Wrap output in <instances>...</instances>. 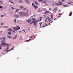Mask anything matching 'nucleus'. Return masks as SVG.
I'll use <instances>...</instances> for the list:
<instances>
[{
    "label": "nucleus",
    "mask_w": 73,
    "mask_h": 73,
    "mask_svg": "<svg viewBox=\"0 0 73 73\" xmlns=\"http://www.w3.org/2000/svg\"><path fill=\"white\" fill-rule=\"evenodd\" d=\"M20 29V27L19 26H17L16 27V28L14 27V30H19V29Z\"/></svg>",
    "instance_id": "nucleus-1"
},
{
    "label": "nucleus",
    "mask_w": 73,
    "mask_h": 73,
    "mask_svg": "<svg viewBox=\"0 0 73 73\" xmlns=\"http://www.w3.org/2000/svg\"><path fill=\"white\" fill-rule=\"evenodd\" d=\"M19 16H23L24 13L23 12H20L19 13Z\"/></svg>",
    "instance_id": "nucleus-2"
},
{
    "label": "nucleus",
    "mask_w": 73,
    "mask_h": 73,
    "mask_svg": "<svg viewBox=\"0 0 73 73\" xmlns=\"http://www.w3.org/2000/svg\"><path fill=\"white\" fill-rule=\"evenodd\" d=\"M32 4L33 7H34V8H35V9H37V8H38V7L37 6H36V5H34V3H32Z\"/></svg>",
    "instance_id": "nucleus-3"
},
{
    "label": "nucleus",
    "mask_w": 73,
    "mask_h": 73,
    "mask_svg": "<svg viewBox=\"0 0 73 73\" xmlns=\"http://www.w3.org/2000/svg\"><path fill=\"white\" fill-rule=\"evenodd\" d=\"M34 2L35 4L36 5H38V3H37V1H34Z\"/></svg>",
    "instance_id": "nucleus-4"
},
{
    "label": "nucleus",
    "mask_w": 73,
    "mask_h": 73,
    "mask_svg": "<svg viewBox=\"0 0 73 73\" xmlns=\"http://www.w3.org/2000/svg\"><path fill=\"white\" fill-rule=\"evenodd\" d=\"M45 24L46 25V26H48V21H46L45 22Z\"/></svg>",
    "instance_id": "nucleus-5"
},
{
    "label": "nucleus",
    "mask_w": 73,
    "mask_h": 73,
    "mask_svg": "<svg viewBox=\"0 0 73 73\" xmlns=\"http://www.w3.org/2000/svg\"><path fill=\"white\" fill-rule=\"evenodd\" d=\"M14 16L16 18H18V17H19V16L17 15H14Z\"/></svg>",
    "instance_id": "nucleus-6"
},
{
    "label": "nucleus",
    "mask_w": 73,
    "mask_h": 73,
    "mask_svg": "<svg viewBox=\"0 0 73 73\" xmlns=\"http://www.w3.org/2000/svg\"><path fill=\"white\" fill-rule=\"evenodd\" d=\"M32 23L33 24V25H36V22H35V21H33L32 22Z\"/></svg>",
    "instance_id": "nucleus-7"
},
{
    "label": "nucleus",
    "mask_w": 73,
    "mask_h": 73,
    "mask_svg": "<svg viewBox=\"0 0 73 73\" xmlns=\"http://www.w3.org/2000/svg\"><path fill=\"white\" fill-rule=\"evenodd\" d=\"M62 2H59V4L60 5V6H61L62 5Z\"/></svg>",
    "instance_id": "nucleus-8"
},
{
    "label": "nucleus",
    "mask_w": 73,
    "mask_h": 73,
    "mask_svg": "<svg viewBox=\"0 0 73 73\" xmlns=\"http://www.w3.org/2000/svg\"><path fill=\"white\" fill-rule=\"evenodd\" d=\"M57 10V7H55L54 8V9H53V11H56Z\"/></svg>",
    "instance_id": "nucleus-9"
},
{
    "label": "nucleus",
    "mask_w": 73,
    "mask_h": 73,
    "mask_svg": "<svg viewBox=\"0 0 73 73\" xmlns=\"http://www.w3.org/2000/svg\"><path fill=\"white\" fill-rule=\"evenodd\" d=\"M39 20V21H41V20H42V17H40V18Z\"/></svg>",
    "instance_id": "nucleus-10"
},
{
    "label": "nucleus",
    "mask_w": 73,
    "mask_h": 73,
    "mask_svg": "<svg viewBox=\"0 0 73 73\" xmlns=\"http://www.w3.org/2000/svg\"><path fill=\"white\" fill-rule=\"evenodd\" d=\"M25 2H26V3H27V4H29V1H28V0H25Z\"/></svg>",
    "instance_id": "nucleus-11"
},
{
    "label": "nucleus",
    "mask_w": 73,
    "mask_h": 73,
    "mask_svg": "<svg viewBox=\"0 0 73 73\" xmlns=\"http://www.w3.org/2000/svg\"><path fill=\"white\" fill-rule=\"evenodd\" d=\"M49 13V12L48 11H47L45 12V14H48V13Z\"/></svg>",
    "instance_id": "nucleus-12"
},
{
    "label": "nucleus",
    "mask_w": 73,
    "mask_h": 73,
    "mask_svg": "<svg viewBox=\"0 0 73 73\" xmlns=\"http://www.w3.org/2000/svg\"><path fill=\"white\" fill-rule=\"evenodd\" d=\"M8 34L9 35H12V33L11 32H9L8 33Z\"/></svg>",
    "instance_id": "nucleus-13"
},
{
    "label": "nucleus",
    "mask_w": 73,
    "mask_h": 73,
    "mask_svg": "<svg viewBox=\"0 0 73 73\" xmlns=\"http://www.w3.org/2000/svg\"><path fill=\"white\" fill-rule=\"evenodd\" d=\"M48 20L49 21H50L52 20V19L51 18H48Z\"/></svg>",
    "instance_id": "nucleus-14"
},
{
    "label": "nucleus",
    "mask_w": 73,
    "mask_h": 73,
    "mask_svg": "<svg viewBox=\"0 0 73 73\" xmlns=\"http://www.w3.org/2000/svg\"><path fill=\"white\" fill-rule=\"evenodd\" d=\"M51 18L52 19H53V15H51Z\"/></svg>",
    "instance_id": "nucleus-15"
},
{
    "label": "nucleus",
    "mask_w": 73,
    "mask_h": 73,
    "mask_svg": "<svg viewBox=\"0 0 73 73\" xmlns=\"http://www.w3.org/2000/svg\"><path fill=\"white\" fill-rule=\"evenodd\" d=\"M27 15H28V13H24V15L25 16H27Z\"/></svg>",
    "instance_id": "nucleus-16"
},
{
    "label": "nucleus",
    "mask_w": 73,
    "mask_h": 73,
    "mask_svg": "<svg viewBox=\"0 0 73 73\" xmlns=\"http://www.w3.org/2000/svg\"><path fill=\"white\" fill-rule=\"evenodd\" d=\"M72 13H70V14H69V16H72L71 15H72Z\"/></svg>",
    "instance_id": "nucleus-17"
},
{
    "label": "nucleus",
    "mask_w": 73,
    "mask_h": 73,
    "mask_svg": "<svg viewBox=\"0 0 73 73\" xmlns=\"http://www.w3.org/2000/svg\"><path fill=\"white\" fill-rule=\"evenodd\" d=\"M2 45H7V44H6V43H3L2 44Z\"/></svg>",
    "instance_id": "nucleus-18"
},
{
    "label": "nucleus",
    "mask_w": 73,
    "mask_h": 73,
    "mask_svg": "<svg viewBox=\"0 0 73 73\" xmlns=\"http://www.w3.org/2000/svg\"><path fill=\"white\" fill-rule=\"evenodd\" d=\"M20 7L21 8V9H23V8H24V7L23 6H21Z\"/></svg>",
    "instance_id": "nucleus-19"
},
{
    "label": "nucleus",
    "mask_w": 73,
    "mask_h": 73,
    "mask_svg": "<svg viewBox=\"0 0 73 73\" xmlns=\"http://www.w3.org/2000/svg\"><path fill=\"white\" fill-rule=\"evenodd\" d=\"M19 11H20V9H17L16 10V11L15 12L16 13V12H19Z\"/></svg>",
    "instance_id": "nucleus-20"
},
{
    "label": "nucleus",
    "mask_w": 73,
    "mask_h": 73,
    "mask_svg": "<svg viewBox=\"0 0 73 73\" xmlns=\"http://www.w3.org/2000/svg\"><path fill=\"white\" fill-rule=\"evenodd\" d=\"M9 1V2H10V3H13V4H14V3H13V2L12 1H11V0H10Z\"/></svg>",
    "instance_id": "nucleus-21"
},
{
    "label": "nucleus",
    "mask_w": 73,
    "mask_h": 73,
    "mask_svg": "<svg viewBox=\"0 0 73 73\" xmlns=\"http://www.w3.org/2000/svg\"><path fill=\"white\" fill-rule=\"evenodd\" d=\"M9 1V2H10V3H13V4H14V3H13V2L12 1H11V0H10Z\"/></svg>",
    "instance_id": "nucleus-22"
},
{
    "label": "nucleus",
    "mask_w": 73,
    "mask_h": 73,
    "mask_svg": "<svg viewBox=\"0 0 73 73\" xmlns=\"http://www.w3.org/2000/svg\"><path fill=\"white\" fill-rule=\"evenodd\" d=\"M11 9H13V10L16 9V8H13V7H11Z\"/></svg>",
    "instance_id": "nucleus-23"
},
{
    "label": "nucleus",
    "mask_w": 73,
    "mask_h": 73,
    "mask_svg": "<svg viewBox=\"0 0 73 73\" xmlns=\"http://www.w3.org/2000/svg\"><path fill=\"white\" fill-rule=\"evenodd\" d=\"M12 29L10 28L8 30V31H12Z\"/></svg>",
    "instance_id": "nucleus-24"
},
{
    "label": "nucleus",
    "mask_w": 73,
    "mask_h": 73,
    "mask_svg": "<svg viewBox=\"0 0 73 73\" xmlns=\"http://www.w3.org/2000/svg\"><path fill=\"white\" fill-rule=\"evenodd\" d=\"M7 37H8V38H11V36L9 35H8Z\"/></svg>",
    "instance_id": "nucleus-25"
},
{
    "label": "nucleus",
    "mask_w": 73,
    "mask_h": 73,
    "mask_svg": "<svg viewBox=\"0 0 73 73\" xmlns=\"http://www.w3.org/2000/svg\"><path fill=\"white\" fill-rule=\"evenodd\" d=\"M42 24V22L39 23V24L40 25V27L41 26V24Z\"/></svg>",
    "instance_id": "nucleus-26"
},
{
    "label": "nucleus",
    "mask_w": 73,
    "mask_h": 73,
    "mask_svg": "<svg viewBox=\"0 0 73 73\" xmlns=\"http://www.w3.org/2000/svg\"><path fill=\"white\" fill-rule=\"evenodd\" d=\"M38 12H40V9H38Z\"/></svg>",
    "instance_id": "nucleus-27"
},
{
    "label": "nucleus",
    "mask_w": 73,
    "mask_h": 73,
    "mask_svg": "<svg viewBox=\"0 0 73 73\" xmlns=\"http://www.w3.org/2000/svg\"><path fill=\"white\" fill-rule=\"evenodd\" d=\"M32 19L33 21H35V18H33Z\"/></svg>",
    "instance_id": "nucleus-28"
},
{
    "label": "nucleus",
    "mask_w": 73,
    "mask_h": 73,
    "mask_svg": "<svg viewBox=\"0 0 73 73\" xmlns=\"http://www.w3.org/2000/svg\"><path fill=\"white\" fill-rule=\"evenodd\" d=\"M2 46L1 45L0 46V49H2Z\"/></svg>",
    "instance_id": "nucleus-29"
},
{
    "label": "nucleus",
    "mask_w": 73,
    "mask_h": 73,
    "mask_svg": "<svg viewBox=\"0 0 73 73\" xmlns=\"http://www.w3.org/2000/svg\"><path fill=\"white\" fill-rule=\"evenodd\" d=\"M46 27V26H45V25H43L42 27L43 28H44V27Z\"/></svg>",
    "instance_id": "nucleus-30"
},
{
    "label": "nucleus",
    "mask_w": 73,
    "mask_h": 73,
    "mask_svg": "<svg viewBox=\"0 0 73 73\" xmlns=\"http://www.w3.org/2000/svg\"><path fill=\"white\" fill-rule=\"evenodd\" d=\"M66 6H67V5H63V7H66Z\"/></svg>",
    "instance_id": "nucleus-31"
},
{
    "label": "nucleus",
    "mask_w": 73,
    "mask_h": 73,
    "mask_svg": "<svg viewBox=\"0 0 73 73\" xmlns=\"http://www.w3.org/2000/svg\"><path fill=\"white\" fill-rule=\"evenodd\" d=\"M22 2H23V1H20L19 2V3H22Z\"/></svg>",
    "instance_id": "nucleus-32"
},
{
    "label": "nucleus",
    "mask_w": 73,
    "mask_h": 73,
    "mask_svg": "<svg viewBox=\"0 0 73 73\" xmlns=\"http://www.w3.org/2000/svg\"><path fill=\"white\" fill-rule=\"evenodd\" d=\"M47 18H46V20H48V19H49V17H47Z\"/></svg>",
    "instance_id": "nucleus-33"
},
{
    "label": "nucleus",
    "mask_w": 73,
    "mask_h": 73,
    "mask_svg": "<svg viewBox=\"0 0 73 73\" xmlns=\"http://www.w3.org/2000/svg\"><path fill=\"white\" fill-rule=\"evenodd\" d=\"M30 23L31 24H32V23H31V20L30 21Z\"/></svg>",
    "instance_id": "nucleus-34"
},
{
    "label": "nucleus",
    "mask_w": 73,
    "mask_h": 73,
    "mask_svg": "<svg viewBox=\"0 0 73 73\" xmlns=\"http://www.w3.org/2000/svg\"><path fill=\"white\" fill-rule=\"evenodd\" d=\"M13 47L12 48H11V49H10V50H8V51H10V50H12V49H13Z\"/></svg>",
    "instance_id": "nucleus-35"
},
{
    "label": "nucleus",
    "mask_w": 73,
    "mask_h": 73,
    "mask_svg": "<svg viewBox=\"0 0 73 73\" xmlns=\"http://www.w3.org/2000/svg\"><path fill=\"white\" fill-rule=\"evenodd\" d=\"M3 40H5V37L4 38H3Z\"/></svg>",
    "instance_id": "nucleus-36"
},
{
    "label": "nucleus",
    "mask_w": 73,
    "mask_h": 73,
    "mask_svg": "<svg viewBox=\"0 0 73 73\" xmlns=\"http://www.w3.org/2000/svg\"><path fill=\"white\" fill-rule=\"evenodd\" d=\"M8 28V27L5 26L4 27V28Z\"/></svg>",
    "instance_id": "nucleus-37"
},
{
    "label": "nucleus",
    "mask_w": 73,
    "mask_h": 73,
    "mask_svg": "<svg viewBox=\"0 0 73 73\" xmlns=\"http://www.w3.org/2000/svg\"><path fill=\"white\" fill-rule=\"evenodd\" d=\"M14 39H16V37H14L13 40H14Z\"/></svg>",
    "instance_id": "nucleus-38"
},
{
    "label": "nucleus",
    "mask_w": 73,
    "mask_h": 73,
    "mask_svg": "<svg viewBox=\"0 0 73 73\" xmlns=\"http://www.w3.org/2000/svg\"><path fill=\"white\" fill-rule=\"evenodd\" d=\"M16 20H17L16 19H15V23H16Z\"/></svg>",
    "instance_id": "nucleus-39"
},
{
    "label": "nucleus",
    "mask_w": 73,
    "mask_h": 73,
    "mask_svg": "<svg viewBox=\"0 0 73 73\" xmlns=\"http://www.w3.org/2000/svg\"><path fill=\"white\" fill-rule=\"evenodd\" d=\"M38 1H39V2H41V1H42V0H38Z\"/></svg>",
    "instance_id": "nucleus-40"
},
{
    "label": "nucleus",
    "mask_w": 73,
    "mask_h": 73,
    "mask_svg": "<svg viewBox=\"0 0 73 73\" xmlns=\"http://www.w3.org/2000/svg\"><path fill=\"white\" fill-rule=\"evenodd\" d=\"M17 35H15V37H17Z\"/></svg>",
    "instance_id": "nucleus-41"
},
{
    "label": "nucleus",
    "mask_w": 73,
    "mask_h": 73,
    "mask_svg": "<svg viewBox=\"0 0 73 73\" xmlns=\"http://www.w3.org/2000/svg\"><path fill=\"white\" fill-rule=\"evenodd\" d=\"M71 2H69L68 4H71Z\"/></svg>",
    "instance_id": "nucleus-42"
},
{
    "label": "nucleus",
    "mask_w": 73,
    "mask_h": 73,
    "mask_svg": "<svg viewBox=\"0 0 73 73\" xmlns=\"http://www.w3.org/2000/svg\"><path fill=\"white\" fill-rule=\"evenodd\" d=\"M49 25H50V23H48Z\"/></svg>",
    "instance_id": "nucleus-43"
},
{
    "label": "nucleus",
    "mask_w": 73,
    "mask_h": 73,
    "mask_svg": "<svg viewBox=\"0 0 73 73\" xmlns=\"http://www.w3.org/2000/svg\"><path fill=\"white\" fill-rule=\"evenodd\" d=\"M3 24H4V23H2L1 24V25H3Z\"/></svg>",
    "instance_id": "nucleus-44"
},
{
    "label": "nucleus",
    "mask_w": 73,
    "mask_h": 73,
    "mask_svg": "<svg viewBox=\"0 0 73 73\" xmlns=\"http://www.w3.org/2000/svg\"><path fill=\"white\" fill-rule=\"evenodd\" d=\"M31 40V39H29V41H30Z\"/></svg>",
    "instance_id": "nucleus-45"
},
{
    "label": "nucleus",
    "mask_w": 73,
    "mask_h": 73,
    "mask_svg": "<svg viewBox=\"0 0 73 73\" xmlns=\"http://www.w3.org/2000/svg\"><path fill=\"white\" fill-rule=\"evenodd\" d=\"M0 8H2V6H0Z\"/></svg>",
    "instance_id": "nucleus-46"
},
{
    "label": "nucleus",
    "mask_w": 73,
    "mask_h": 73,
    "mask_svg": "<svg viewBox=\"0 0 73 73\" xmlns=\"http://www.w3.org/2000/svg\"><path fill=\"white\" fill-rule=\"evenodd\" d=\"M6 48L9 49V47H7Z\"/></svg>",
    "instance_id": "nucleus-47"
},
{
    "label": "nucleus",
    "mask_w": 73,
    "mask_h": 73,
    "mask_svg": "<svg viewBox=\"0 0 73 73\" xmlns=\"http://www.w3.org/2000/svg\"><path fill=\"white\" fill-rule=\"evenodd\" d=\"M1 4H3V3L2 2H1Z\"/></svg>",
    "instance_id": "nucleus-48"
},
{
    "label": "nucleus",
    "mask_w": 73,
    "mask_h": 73,
    "mask_svg": "<svg viewBox=\"0 0 73 73\" xmlns=\"http://www.w3.org/2000/svg\"><path fill=\"white\" fill-rule=\"evenodd\" d=\"M1 17H4V15H1Z\"/></svg>",
    "instance_id": "nucleus-49"
},
{
    "label": "nucleus",
    "mask_w": 73,
    "mask_h": 73,
    "mask_svg": "<svg viewBox=\"0 0 73 73\" xmlns=\"http://www.w3.org/2000/svg\"><path fill=\"white\" fill-rule=\"evenodd\" d=\"M8 50V49L6 48V51H7Z\"/></svg>",
    "instance_id": "nucleus-50"
},
{
    "label": "nucleus",
    "mask_w": 73,
    "mask_h": 73,
    "mask_svg": "<svg viewBox=\"0 0 73 73\" xmlns=\"http://www.w3.org/2000/svg\"><path fill=\"white\" fill-rule=\"evenodd\" d=\"M23 9L24 10H25V9H26V8H25Z\"/></svg>",
    "instance_id": "nucleus-51"
},
{
    "label": "nucleus",
    "mask_w": 73,
    "mask_h": 73,
    "mask_svg": "<svg viewBox=\"0 0 73 73\" xmlns=\"http://www.w3.org/2000/svg\"><path fill=\"white\" fill-rule=\"evenodd\" d=\"M60 15L61 16V15H62V14H60V13L59 14V15Z\"/></svg>",
    "instance_id": "nucleus-52"
},
{
    "label": "nucleus",
    "mask_w": 73,
    "mask_h": 73,
    "mask_svg": "<svg viewBox=\"0 0 73 73\" xmlns=\"http://www.w3.org/2000/svg\"><path fill=\"white\" fill-rule=\"evenodd\" d=\"M56 5H59L58 4V3H57Z\"/></svg>",
    "instance_id": "nucleus-53"
},
{
    "label": "nucleus",
    "mask_w": 73,
    "mask_h": 73,
    "mask_svg": "<svg viewBox=\"0 0 73 73\" xmlns=\"http://www.w3.org/2000/svg\"><path fill=\"white\" fill-rule=\"evenodd\" d=\"M44 4H46V2L45 1H44Z\"/></svg>",
    "instance_id": "nucleus-54"
},
{
    "label": "nucleus",
    "mask_w": 73,
    "mask_h": 73,
    "mask_svg": "<svg viewBox=\"0 0 73 73\" xmlns=\"http://www.w3.org/2000/svg\"><path fill=\"white\" fill-rule=\"evenodd\" d=\"M33 38V36H31L30 37V38Z\"/></svg>",
    "instance_id": "nucleus-55"
},
{
    "label": "nucleus",
    "mask_w": 73,
    "mask_h": 73,
    "mask_svg": "<svg viewBox=\"0 0 73 73\" xmlns=\"http://www.w3.org/2000/svg\"><path fill=\"white\" fill-rule=\"evenodd\" d=\"M0 40H2V38H1L0 37Z\"/></svg>",
    "instance_id": "nucleus-56"
},
{
    "label": "nucleus",
    "mask_w": 73,
    "mask_h": 73,
    "mask_svg": "<svg viewBox=\"0 0 73 73\" xmlns=\"http://www.w3.org/2000/svg\"><path fill=\"white\" fill-rule=\"evenodd\" d=\"M50 9L49 10H50V11H51V9H50V8H49Z\"/></svg>",
    "instance_id": "nucleus-57"
},
{
    "label": "nucleus",
    "mask_w": 73,
    "mask_h": 73,
    "mask_svg": "<svg viewBox=\"0 0 73 73\" xmlns=\"http://www.w3.org/2000/svg\"><path fill=\"white\" fill-rule=\"evenodd\" d=\"M26 12H27V13H28V10L27 11H26Z\"/></svg>",
    "instance_id": "nucleus-58"
},
{
    "label": "nucleus",
    "mask_w": 73,
    "mask_h": 73,
    "mask_svg": "<svg viewBox=\"0 0 73 73\" xmlns=\"http://www.w3.org/2000/svg\"><path fill=\"white\" fill-rule=\"evenodd\" d=\"M53 23V21H51V22H50V23Z\"/></svg>",
    "instance_id": "nucleus-59"
},
{
    "label": "nucleus",
    "mask_w": 73,
    "mask_h": 73,
    "mask_svg": "<svg viewBox=\"0 0 73 73\" xmlns=\"http://www.w3.org/2000/svg\"><path fill=\"white\" fill-rule=\"evenodd\" d=\"M29 21H30V20H28V22H29Z\"/></svg>",
    "instance_id": "nucleus-60"
},
{
    "label": "nucleus",
    "mask_w": 73,
    "mask_h": 73,
    "mask_svg": "<svg viewBox=\"0 0 73 73\" xmlns=\"http://www.w3.org/2000/svg\"><path fill=\"white\" fill-rule=\"evenodd\" d=\"M37 21H35V22H37Z\"/></svg>",
    "instance_id": "nucleus-61"
},
{
    "label": "nucleus",
    "mask_w": 73,
    "mask_h": 73,
    "mask_svg": "<svg viewBox=\"0 0 73 73\" xmlns=\"http://www.w3.org/2000/svg\"><path fill=\"white\" fill-rule=\"evenodd\" d=\"M62 1H64V0H63Z\"/></svg>",
    "instance_id": "nucleus-62"
},
{
    "label": "nucleus",
    "mask_w": 73,
    "mask_h": 73,
    "mask_svg": "<svg viewBox=\"0 0 73 73\" xmlns=\"http://www.w3.org/2000/svg\"><path fill=\"white\" fill-rule=\"evenodd\" d=\"M1 32V33H2V32H3V31H1V32Z\"/></svg>",
    "instance_id": "nucleus-63"
},
{
    "label": "nucleus",
    "mask_w": 73,
    "mask_h": 73,
    "mask_svg": "<svg viewBox=\"0 0 73 73\" xmlns=\"http://www.w3.org/2000/svg\"><path fill=\"white\" fill-rule=\"evenodd\" d=\"M4 8H5V9H6V8L5 7Z\"/></svg>",
    "instance_id": "nucleus-64"
}]
</instances>
